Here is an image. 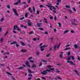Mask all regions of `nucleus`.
Wrapping results in <instances>:
<instances>
[{"label":"nucleus","mask_w":80,"mask_h":80,"mask_svg":"<svg viewBox=\"0 0 80 80\" xmlns=\"http://www.w3.org/2000/svg\"><path fill=\"white\" fill-rule=\"evenodd\" d=\"M47 67H48V68H49V70L47 69H46V70L43 71V72H41L42 74V75H47V73H48L47 72H51V71L50 70H51L52 71H53V70H55V68H51V66H50V65L47 66Z\"/></svg>","instance_id":"nucleus-1"},{"label":"nucleus","mask_w":80,"mask_h":80,"mask_svg":"<svg viewBox=\"0 0 80 80\" xmlns=\"http://www.w3.org/2000/svg\"><path fill=\"white\" fill-rule=\"evenodd\" d=\"M16 28H17V30H18V31H19V32H20V30H21V29H20V28H18L17 25H14L13 28V30H16Z\"/></svg>","instance_id":"nucleus-2"},{"label":"nucleus","mask_w":80,"mask_h":80,"mask_svg":"<svg viewBox=\"0 0 80 80\" xmlns=\"http://www.w3.org/2000/svg\"><path fill=\"white\" fill-rule=\"evenodd\" d=\"M13 11L14 13V14L16 15V16H18V13H17V10H16V9H13Z\"/></svg>","instance_id":"nucleus-3"},{"label":"nucleus","mask_w":80,"mask_h":80,"mask_svg":"<svg viewBox=\"0 0 80 80\" xmlns=\"http://www.w3.org/2000/svg\"><path fill=\"white\" fill-rule=\"evenodd\" d=\"M26 65L28 67H29V68H30V65L29 64V62L28 61H26Z\"/></svg>","instance_id":"nucleus-4"},{"label":"nucleus","mask_w":80,"mask_h":80,"mask_svg":"<svg viewBox=\"0 0 80 80\" xmlns=\"http://www.w3.org/2000/svg\"><path fill=\"white\" fill-rule=\"evenodd\" d=\"M27 23L29 27H31L32 26V22H30V20H28L27 22Z\"/></svg>","instance_id":"nucleus-5"},{"label":"nucleus","mask_w":80,"mask_h":80,"mask_svg":"<svg viewBox=\"0 0 80 80\" xmlns=\"http://www.w3.org/2000/svg\"><path fill=\"white\" fill-rule=\"evenodd\" d=\"M18 2L14 3V5H18L19 3H21V1L20 0H18Z\"/></svg>","instance_id":"nucleus-6"},{"label":"nucleus","mask_w":80,"mask_h":80,"mask_svg":"<svg viewBox=\"0 0 80 80\" xmlns=\"http://www.w3.org/2000/svg\"><path fill=\"white\" fill-rule=\"evenodd\" d=\"M69 62H70L71 65H75V64L73 63V62L72 61H68L67 62V63H69Z\"/></svg>","instance_id":"nucleus-7"},{"label":"nucleus","mask_w":80,"mask_h":80,"mask_svg":"<svg viewBox=\"0 0 80 80\" xmlns=\"http://www.w3.org/2000/svg\"><path fill=\"white\" fill-rule=\"evenodd\" d=\"M46 6L47 7H48L49 8V9H50V10H51V11H53V10H52V7H53L52 6L47 5Z\"/></svg>","instance_id":"nucleus-8"},{"label":"nucleus","mask_w":80,"mask_h":80,"mask_svg":"<svg viewBox=\"0 0 80 80\" xmlns=\"http://www.w3.org/2000/svg\"><path fill=\"white\" fill-rule=\"evenodd\" d=\"M21 51L22 53H23V52H27V49H22L21 50Z\"/></svg>","instance_id":"nucleus-9"},{"label":"nucleus","mask_w":80,"mask_h":80,"mask_svg":"<svg viewBox=\"0 0 80 80\" xmlns=\"http://www.w3.org/2000/svg\"><path fill=\"white\" fill-rule=\"evenodd\" d=\"M57 45L56 44L54 46V51H56V49H57Z\"/></svg>","instance_id":"nucleus-10"},{"label":"nucleus","mask_w":80,"mask_h":80,"mask_svg":"<svg viewBox=\"0 0 80 80\" xmlns=\"http://www.w3.org/2000/svg\"><path fill=\"white\" fill-rule=\"evenodd\" d=\"M74 72H75V73H76L77 74L78 76H79V73H78V72L77 70H74Z\"/></svg>","instance_id":"nucleus-11"},{"label":"nucleus","mask_w":80,"mask_h":80,"mask_svg":"<svg viewBox=\"0 0 80 80\" xmlns=\"http://www.w3.org/2000/svg\"><path fill=\"white\" fill-rule=\"evenodd\" d=\"M24 68L23 67H20L19 68H17V69H18L19 70H22V69H23Z\"/></svg>","instance_id":"nucleus-12"},{"label":"nucleus","mask_w":80,"mask_h":80,"mask_svg":"<svg viewBox=\"0 0 80 80\" xmlns=\"http://www.w3.org/2000/svg\"><path fill=\"white\" fill-rule=\"evenodd\" d=\"M17 41H14L13 42H11V45H13V44H17Z\"/></svg>","instance_id":"nucleus-13"},{"label":"nucleus","mask_w":80,"mask_h":80,"mask_svg":"<svg viewBox=\"0 0 80 80\" xmlns=\"http://www.w3.org/2000/svg\"><path fill=\"white\" fill-rule=\"evenodd\" d=\"M36 67L37 66L36 65V64H33L31 66V68H36Z\"/></svg>","instance_id":"nucleus-14"},{"label":"nucleus","mask_w":80,"mask_h":80,"mask_svg":"<svg viewBox=\"0 0 80 80\" xmlns=\"http://www.w3.org/2000/svg\"><path fill=\"white\" fill-rule=\"evenodd\" d=\"M42 23H37V25L38 27H41V25H42Z\"/></svg>","instance_id":"nucleus-15"},{"label":"nucleus","mask_w":80,"mask_h":80,"mask_svg":"<svg viewBox=\"0 0 80 80\" xmlns=\"http://www.w3.org/2000/svg\"><path fill=\"white\" fill-rule=\"evenodd\" d=\"M6 73L9 75H10V76H12V74L7 71L6 72Z\"/></svg>","instance_id":"nucleus-16"},{"label":"nucleus","mask_w":80,"mask_h":80,"mask_svg":"<svg viewBox=\"0 0 80 80\" xmlns=\"http://www.w3.org/2000/svg\"><path fill=\"white\" fill-rule=\"evenodd\" d=\"M43 19L45 21H44V22H45V23H48V22L47 21V19L45 18H43Z\"/></svg>","instance_id":"nucleus-17"},{"label":"nucleus","mask_w":80,"mask_h":80,"mask_svg":"<svg viewBox=\"0 0 80 80\" xmlns=\"http://www.w3.org/2000/svg\"><path fill=\"white\" fill-rule=\"evenodd\" d=\"M71 23H72V25H74L75 26H76V25H78L77 24H76V23H74L73 22H71Z\"/></svg>","instance_id":"nucleus-18"},{"label":"nucleus","mask_w":80,"mask_h":80,"mask_svg":"<svg viewBox=\"0 0 80 80\" xmlns=\"http://www.w3.org/2000/svg\"><path fill=\"white\" fill-rule=\"evenodd\" d=\"M47 46H45V45H43L42 46L40 47V48H45V47H47Z\"/></svg>","instance_id":"nucleus-19"},{"label":"nucleus","mask_w":80,"mask_h":80,"mask_svg":"<svg viewBox=\"0 0 80 80\" xmlns=\"http://www.w3.org/2000/svg\"><path fill=\"white\" fill-rule=\"evenodd\" d=\"M68 30H66L64 32V34H65V33H68Z\"/></svg>","instance_id":"nucleus-20"},{"label":"nucleus","mask_w":80,"mask_h":80,"mask_svg":"<svg viewBox=\"0 0 80 80\" xmlns=\"http://www.w3.org/2000/svg\"><path fill=\"white\" fill-rule=\"evenodd\" d=\"M41 60L42 61V62H44V63H47V61L46 60H43V59H41Z\"/></svg>","instance_id":"nucleus-21"},{"label":"nucleus","mask_w":80,"mask_h":80,"mask_svg":"<svg viewBox=\"0 0 80 80\" xmlns=\"http://www.w3.org/2000/svg\"><path fill=\"white\" fill-rule=\"evenodd\" d=\"M20 42L22 43V45L23 46H25V44L23 42H22V41H20Z\"/></svg>","instance_id":"nucleus-22"},{"label":"nucleus","mask_w":80,"mask_h":80,"mask_svg":"<svg viewBox=\"0 0 80 80\" xmlns=\"http://www.w3.org/2000/svg\"><path fill=\"white\" fill-rule=\"evenodd\" d=\"M78 47V46L76 44L74 45V47L75 48H77Z\"/></svg>","instance_id":"nucleus-23"},{"label":"nucleus","mask_w":80,"mask_h":80,"mask_svg":"<svg viewBox=\"0 0 80 80\" xmlns=\"http://www.w3.org/2000/svg\"><path fill=\"white\" fill-rule=\"evenodd\" d=\"M49 40H51V41H53V37H52V38H49Z\"/></svg>","instance_id":"nucleus-24"},{"label":"nucleus","mask_w":80,"mask_h":80,"mask_svg":"<svg viewBox=\"0 0 80 80\" xmlns=\"http://www.w3.org/2000/svg\"><path fill=\"white\" fill-rule=\"evenodd\" d=\"M25 18H27L28 17V14L27 13H26L25 15Z\"/></svg>","instance_id":"nucleus-25"},{"label":"nucleus","mask_w":80,"mask_h":80,"mask_svg":"<svg viewBox=\"0 0 80 80\" xmlns=\"http://www.w3.org/2000/svg\"><path fill=\"white\" fill-rule=\"evenodd\" d=\"M69 57H68V59L67 60H68V61H70V58H71V56H69Z\"/></svg>","instance_id":"nucleus-26"},{"label":"nucleus","mask_w":80,"mask_h":80,"mask_svg":"<svg viewBox=\"0 0 80 80\" xmlns=\"http://www.w3.org/2000/svg\"><path fill=\"white\" fill-rule=\"evenodd\" d=\"M8 31L7 32H6V34L4 35V37H5V36H6L7 35V34H8Z\"/></svg>","instance_id":"nucleus-27"},{"label":"nucleus","mask_w":80,"mask_h":80,"mask_svg":"<svg viewBox=\"0 0 80 80\" xmlns=\"http://www.w3.org/2000/svg\"><path fill=\"white\" fill-rule=\"evenodd\" d=\"M28 71L29 73H32V71H31V70H30V69H28Z\"/></svg>","instance_id":"nucleus-28"},{"label":"nucleus","mask_w":80,"mask_h":80,"mask_svg":"<svg viewBox=\"0 0 80 80\" xmlns=\"http://www.w3.org/2000/svg\"><path fill=\"white\" fill-rule=\"evenodd\" d=\"M32 9L33 12H35V7H33Z\"/></svg>","instance_id":"nucleus-29"},{"label":"nucleus","mask_w":80,"mask_h":80,"mask_svg":"<svg viewBox=\"0 0 80 80\" xmlns=\"http://www.w3.org/2000/svg\"><path fill=\"white\" fill-rule=\"evenodd\" d=\"M41 66H42V62H40L39 67H41Z\"/></svg>","instance_id":"nucleus-30"},{"label":"nucleus","mask_w":80,"mask_h":80,"mask_svg":"<svg viewBox=\"0 0 80 80\" xmlns=\"http://www.w3.org/2000/svg\"><path fill=\"white\" fill-rule=\"evenodd\" d=\"M7 7L8 8L10 9V5H8L7 6Z\"/></svg>","instance_id":"nucleus-31"},{"label":"nucleus","mask_w":80,"mask_h":80,"mask_svg":"<svg viewBox=\"0 0 80 80\" xmlns=\"http://www.w3.org/2000/svg\"><path fill=\"white\" fill-rule=\"evenodd\" d=\"M43 34H46V35H47L48 34V32H47L46 31L44 32L43 33Z\"/></svg>","instance_id":"nucleus-32"},{"label":"nucleus","mask_w":80,"mask_h":80,"mask_svg":"<svg viewBox=\"0 0 80 80\" xmlns=\"http://www.w3.org/2000/svg\"><path fill=\"white\" fill-rule=\"evenodd\" d=\"M24 18V17H22V18H20L19 20H23V19Z\"/></svg>","instance_id":"nucleus-33"},{"label":"nucleus","mask_w":80,"mask_h":80,"mask_svg":"<svg viewBox=\"0 0 80 80\" xmlns=\"http://www.w3.org/2000/svg\"><path fill=\"white\" fill-rule=\"evenodd\" d=\"M66 8H70V6H68V5H66Z\"/></svg>","instance_id":"nucleus-34"},{"label":"nucleus","mask_w":80,"mask_h":80,"mask_svg":"<svg viewBox=\"0 0 80 80\" xmlns=\"http://www.w3.org/2000/svg\"><path fill=\"white\" fill-rule=\"evenodd\" d=\"M72 59V60H75V57H74V56H72V57L71 58Z\"/></svg>","instance_id":"nucleus-35"},{"label":"nucleus","mask_w":80,"mask_h":80,"mask_svg":"<svg viewBox=\"0 0 80 80\" xmlns=\"http://www.w3.org/2000/svg\"><path fill=\"white\" fill-rule=\"evenodd\" d=\"M69 49H69H70V48H66V49H64V50H68V49Z\"/></svg>","instance_id":"nucleus-36"},{"label":"nucleus","mask_w":80,"mask_h":80,"mask_svg":"<svg viewBox=\"0 0 80 80\" xmlns=\"http://www.w3.org/2000/svg\"><path fill=\"white\" fill-rule=\"evenodd\" d=\"M72 10L74 11V12H76V9H75V8H72Z\"/></svg>","instance_id":"nucleus-37"},{"label":"nucleus","mask_w":80,"mask_h":80,"mask_svg":"<svg viewBox=\"0 0 80 80\" xmlns=\"http://www.w3.org/2000/svg\"><path fill=\"white\" fill-rule=\"evenodd\" d=\"M44 50H45V49L44 48H41V50L42 52H43V51H44Z\"/></svg>","instance_id":"nucleus-38"},{"label":"nucleus","mask_w":80,"mask_h":80,"mask_svg":"<svg viewBox=\"0 0 80 80\" xmlns=\"http://www.w3.org/2000/svg\"><path fill=\"white\" fill-rule=\"evenodd\" d=\"M28 76H29V77H33V75H32V74H28Z\"/></svg>","instance_id":"nucleus-39"},{"label":"nucleus","mask_w":80,"mask_h":80,"mask_svg":"<svg viewBox=\"0 0 80 80\" xmlns=\"http://www.w3.org/2000/svg\"><path fill=\"white\" fill-rule=\"evenodd\" d=\"M71 53V52H68V55H70Z\"/></svg>","instance_id":"nucleus-40"},{"label":"nucleus","mask_w":80,"mask_h":80,"mask_svg":"<svg viewBox=\"0 0 80 80\" xmlns=\"http://www.w3.org/2000/svg\"><path fill=\"white\" fill-rule=\"evenodd\" d=\"M3 38H1L0 40V42L2 43V41H3Z\"/></svg>","instance_id":"nucleus-41"},{"label":"nucleus","mask_w":80,"mask_h":80,"mask_svg":"<svg viewBox=\"0 0 80 80\" xmlns=\"http://www.w3.org/2000/svg\"><path fill=\"white\" fill-rule=\"evenodd\" d=\"M3 20H4V19H3V18H2L0 20L1 22H2V21H3Z\"/></svg>","instance_id":"nucleus-42"},{"label":"nucleus","mask_w":80,"mask_h":80,"mask_svg":"<svg viewBox=\"0 0 80 80\" xmlns=\"http://www.w3.org/2000/svg\"><path fill=\"white\" fill-rule=\"evenodd\" d=\"M31 59H32V57H30L28 59V60H31Z\"/></svg>","instance_id":"nucleus-43"},{"label":"nucleus","mask_w":80,"mask_h":80,"mask_svg":"<svg viewBox=\"0 0 80 80\" xmlns=\"http://www.w3.org/2000/svg\"><path fill=\"white\" fill-rule=\"evenodd\" d=\"M52 9H53V10H56V8H55V7H53V6H52Z\"/></svg>","instance_id":"nucleus-44"},{"label":"nucleus","mask_w":80,"mask_h":80,"mask_svg":"<svg viewBox=\"0 0 80 80\" xmlns=\"http://www.w3.org/2000/svg\"><path fill=\"white\" fill-rule=\"evenodd\" d=\"M11 78H12V80H15V79L14 78H13V76H11Z\"/></svg>","instance_id":"nucleus-45"},{"label":"nucleus","mask_w":80,"mask_h":80,"mask_svg":"<svg viewBox=\"0 0 80 80\" xmlns=\"http://www.w3.org/2000/svg\"><path fill=\"white\" fill-rule=\"evenodd\" d=\"M42 78L43 80H46V78L43 77H42Z\"/></svg>","instance_id":"nucleus-46"},{"label":"nucleus","mask_w":80,"mask_h":80,"mask_svg":"<svg viewBox=\"0 0 80 80\" xmlns=\"http://www.w3.org/2000/svg\"><path fill=\"white\" fill-rule=\"evenodd\" d=\"M33 32L32 31H31L29 33V34L30 35H31V34H33Z\"/></svg>","instance_id":"nucleus-47"},{"label":"nucleus","mask_w":80,"mask_h":80,"mask_svg":"<svg viewBox=\"0 0 80 80\" xmlns=\"http://www.w3.org/2000/svg\"><path fill=\"white\" fill-rule=\"evenodd\" d=\"M54 20L55 21H56V20H57V17H56V16H55L54 17Z\"/></svg>","instance_id":"nucleus-48"},{"label":"nucleus","mask_w":80,"mask_h":80,"mask_svg":"<svg viewBox=\"0 0 80 80\" xmlns=\"http://www.w3.org/2000/svg\"><path fill=\"white\" fill-rule=\"evenodd\" d=\"M39 7H40V8H41V7H43V8L44 7V6H43V5H41Z\"/></svg>","instance_id":"nucleus-49"},{"label":"nucleus","mask_w":80,"mask_h":80,"mask_svg":"<svg viewBox=\"0 0 80 80\" xmlns=\"http://www.w3.org/2000/svg\"><path fill=\"white\" fill-rule=\"evenodd\" d=\"M50 54H48L46 55V57H49V56H50Z\"/></svg>","instance_id":"nucleus-50"},{"label":"nucleus","mask_w":80,"mask_h":80,"mask_svg":"<svg viewBox=\"0 0 80 80\" xmlns=\"http://www.w3.org/2000/svg\"><path fill=\"white\" fill-rule=\"evenodd\" d=\"M69 12H70V13H73V12H72V11H71V10L70 9L69 10Z\"/></svg>","instance_id":"nucleus-51"},{"label":"nucleus","mask_w":80,"mask_h":80,"mask_svg":"<svg viewBox=\"0 0 80 80\" xmlns=\"http://www.w3.org/2000/svg\"><path fill=\"white\" fill-rule=\"evenodd\" d=\"M22 4H26L27 3V2H23L22 3Z\"/></svg>","instance_id":"nucleus-52"},{"label":"nucleus","mask_w":80,"mask_h":80,"mask_svg":"<svg viewBox=\"0 0 80 80\" xmlns=\"http://www.w3.org/2000/svg\"><path fill=\"white\" fill-rule=\"evenodd\" d=\"M0 65H1V66L2 67H3V66H5V64H1Z\"/></svg>","instance_id":"nucleus-53"},{"label":"nucleus","mask_w":80,"mask_h":80,"mask_svg":"<svg viewBox=\"0 0 80 80\" xmlns=\"http://www.w3.org/2000/svg\"><path fill=\"white\" fill-rule=\"evenodd\" d=\"M33 41H37V39L35 38H33Z\"/></svg>","instance_id":"nucleus-54"},{"label":"nucleus","mask_w":80,"mask_h":80,"mask_svg":"<svg viewBox=\"0 0 80 80\" xmlns=\"http://www.w3.org/2000/svg\"><path fill=\"white\" fill-rule=\"evenodd\" d=\"M60 43H59L58 47H57V48H59V46H60Z\"/></svg>","instance_id":"nucleus-55"},{"label":"nucleus","mask_w":80,"mask_h":80,"mask_svg":"<svg viewBox=\"0 0 80 80\" xmlns=\"http://www.w3.org/2000/svg\"><path fill=\"white\" fill-rule=\"evenodd\" d=\"M6 54L8 55H10V53L8 52H6Z\"/></svg>","instance_id":"nucleus-56"},{"label":"nucleus","mask_w":80,"mask_h":80,"mask_svg":"<svg viewBox=\"0 0 80 80\" xmlns=\"http://www.w3.org/2000/svg\"><path fill=\"white\" fill-rule=\"evenodd\" d=\"M30 62H31V63H33V62H34V61H32V60H30Z\"/></svg>","instance_id":"nucleus-57"},{"label":"nucleus","mask_w":80,"mask_h":80,"mask_svg":"<svg viewBox=\"0 0 80 80\" xmlns=\"http://www.w3.org/2000/svg\"><path fill=\"white\" fill-rule=\"evenodd\" d=\"M52 12L54 13H56V11H55V10H54L52 11Z\"/></svg>","instance_id":"nucleus-58"},{"label":"nucleus","mask_w":80,"mask_h":80,"mask_svg":"<svg viewBox=\"0 0 80 80\" xmlns=\"http://www.w3.org/2000/svg\"><path fill=\"white\" fill-rule=\"evenodd\" d=\"M16 46L17 47H19V45H18V44H16Z\"/></svg>","instance_id":"nucleus-59"},{"label":"nucleus","mask_w":80,"mask_h":80,"mask_svg":"<svg viewBox=\"0 0 80 80\" xmlns=\"http://www.w3.org/2000/svg\"><path fill=\"white\" fill-rule=\"evenodd\" d=\"M36 54H37L38 55L40 54V53H39L38 52H37Z\"/></svg>","instance_id":"nucleus-60"},{"label":"nucleus","mask_w":80,"mask_h":80,"mask_svg":"<svg viewBox=\"0 0 80 80\" xmlns=\"http://www.w3.org/2000/svg\"><path fill=\"white\" fill-rule=\"evenodd\" d=\"M58 24L59 25V27H60V22L58 23Z\"/></svg>","instance_id":"nucleus-61"},{"label":"nucleus","mask_w":80,"mask_h":80,"mask_svg":"<svg viewBox=\"0 0 80 80\" xmlns=\"http://www.w3.org/2000/svg\"><path fill=\"white\" fill-rule=\"evenodd\" d=\"M71 33H75V32H74L73 30H72L71 31Z\"/></svg>","instance_id":"nucleus-62"},{"label":"nucleus","mask_w":80,"mask_h":80,"mask_svg":"<svg viewBox=\"0 0 80 80\" xmlns=\"http://www.w3.org/2000/svg\"><path fill=\"white\" fill-rule=\"evenodd\" d=\"M50 19H51V20H52V19H53V17L51 16L50 18Z\"/></svg>","instance_id":"nucleus-63"},{"label":"nucleus","mask_w":80,"mask_h":80,"mask_svg":"<svg viewBox=\"0 0 80 80\" xmlns=\"http://www.w3.org/2000/svg\"><path fill=\"white\" fill-rule=\"evenodd\" d=\"M32 79V77H29L28 78V80H31Z\"/></svg>","instance_id":"nucleus-64"}]
</instances>
